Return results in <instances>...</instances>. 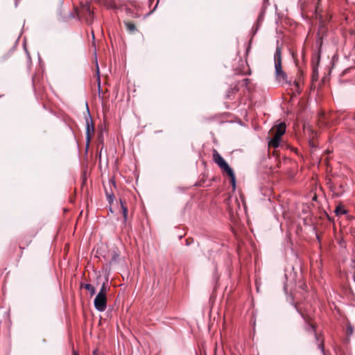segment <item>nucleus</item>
Listing matches in <instances>:
<instances>
[{
  "instance_id": "412c9836",
  "label": "nucleus",
  "mask_w": 355,
  "mask_h": 355,
  "mask_svg": "<svg viewBox=\"0 0 355 355\" xmlns=\"http://www.w3.org/2000/svg\"><path fill=\"white\" fill-rule=\"evenodd\" d=\"M82 17H83L85 20V21L87 22V24H91L92 22V20H93V17L94 15H92V17H89V15H87L86 13L85 14H82Z\"/></svg>"
},
{
  "instance_id": "393cba45",
  "label": "nucleus",
  "mask_w": 355,
  "mask_h": 355,
  "mask_svg": "<svg viewBox=\"0 0 355 355\" xmlns=\"http://www.w3.org/2000/svg\"><path fill=\"white\" fill-rule=\"evenodd\" d=\"M260 26H258L257 25H254L252 28V30H251V33H252V37H253L255 34L257 33V32L258 31L259 28Z\"/></svg>"
},
{
  "instance_id": "bb28decb",
  "label": "nucleus",
  "mask_w": 355,
  "mask_h": 355,
  "mask_svg": "<svg viewBox=\"0 0 355 355\" xmlns=\"http://www.w3.org/2000/svg\"><path fill=\"white\" fill-rule=\"evenodd\" d=\"M300 94V90H295V92H292L291 94H289L291 96V100H292L295 96L299 95Z\"/></svg>"
},
{
  "instance_id": "2f4dec72",
  "label": "nucleus",
  "mask_w": 355,
  "mask_h": 355,
  "mask_svg": "<svg viewBox=\"0 0 355 355\" xmlns=\"http://www.w3.org/2000/svg\"><path fill=\"white\" fill-rule=\"evenodd\" d=\"M320 348L322 349V350L323 351L324 345H323L322 342L320 344Z\"/></svg>"
},
{
  "instance_id": "4468645a",
  "label": "nucleus",
  "mask_w": 355,
  "mask_h": 355,
  "mask_svg": "<svg viewBox=\"0 0 355 355\" xmlns=\"http://www.w3.org/2000/svg\"><path fill=\"white\" fill-rule=\"evenodd\" d=\"M89 15V17L94 15L93 12L91 10L90 7L88 4H84L82 6V14Z\"/></svg>"
},
{
  "instance_id": "f03ea898",
  "label": "nucleus",
  "mask_w": 355,
  "mask_h": 355,
  "mask_svg": "<svg viewBox=\"0 0 355 355\" xmlns=\"http://www.w3.org/2000/svg\"><path fill=\"white\" fill-rule=\"evenodd\" d=\"M128 3L132 6L135 10L130 8L127 4L125 5H117L115 2L111 1L109 3V7L114 10H124L126 15L132 18H138L141 16L139 11L141 10V6L136 0H128Z\"/></svg>"
},
{
  "instance_id": "4be33fe9",
  "label": "nucleus",
  "mask_w": 355,
  "mask_h": 355,
  "mask_svg": "<svg viewBox=\"0 0 355 355\" xmlns=\"http://www.w3.org/2000/svg\"><path fill=\"white\" fill-rule=\"evenodd\" d=\"M325 114L324 112H321L319 115V118H318V122L320 123H322V125H325L326 124V122H325Z\"/></svg>"
},
{
  "instance_id": "6ab92c4d",
  "label": "nucleus",
  "mask_w": 355,
  "mask_h": 355,
  "mask_svg": "<svg viewBox=\"0 0 355 355\" xmlns=\"http://www.w3.org/2000/svg\"><path fill=\"white\" fill-rule=\"evenodd\" d=\"M153 1H154V0H149V6H151V3H153ZM159 2V0H156V3H155V6H154V7H153V9H152V10H150V12L146 15V16H149V15H150L152 13H153V12L156 10V9H157V6H158Z\"/></svg>"
},
{
  "instance_id": "473e14b6",
  "label": "nucleus",
  "mask_w": 355,
  "mask_h": 355,
  "mask_svg": "<svg viewBox=\"0 0 355 355\" xmlns=\"http://www.w3.org/2000/svg\"><path fill=\"white\" fill-rule=\"evenodd\" d=\"M73 355H78V353L76 351L73 350Z\"/></svg>"
},
{
  "instance_id": "c756f323",
  "label": "nucleus",
  "mask_w": 355,
  "mask_h": 355,
  "mask_svg": "<svg viewBox=\"0 0 355 355\" xmlns=\"http://www.w3.org/2000/svg\"><path fill=\"white\" fill-rule=\"evenodd\" d=\"M25 51H26V54H27L28 59L29 60H31V56H30L29 53L28 52V51L26 50V49H25Z\"/></svg>"
},
{
  "instance_id": "a878e982",
  "label": "nucleus",
  "mask_w": 355,
  "mask_h": 355,
  "mask_svg": "<svg viewBox=\"0 0 355 355\" xmlns=\"http://www.w3.org/2000/svg\"><path fill=\"white\" fill-rule=\"evenodd\" d=\"M107 92V90H103V89L98 90V96L102 98H105Z\"/></svg>"
},
{
  "instance_id": "7c9ffc66",
  "label": "nucleus",
  "mask_w": 355,
  "mask_h": 355,
  "mask_svg": "<svg viewBox=\"0 0 355 355\" xmlns=\"http://www.w3.org/2000/svg\"><path fill=\"white\" fill-rule=\"evenodd\" d=\"M101 89L100 79L98 78V89Z\"/></svg>"
},
{
  "instance_id": "423d86ee",
  "label": "nucleus",
  "mask_w": 355,
  "mask_h": 355,
  "mask_svg": "<svg viewBox=\"0 0 355 355\" xmlns=\"http://www.w3.org/2000/svg\"><path fill=\"white\" fill-rule=\"evenodd\" d=\"M302 316L304 318L305 323H306V326H305L306 331L309 333H314L316 338L318 339V336L315 333V323L313 321L312 317L311 315H309V314H306L304 313H302Z\"/></svg>"
},
{
  "instance_id": "9d476101",
  "label": "nucleus",
  "mask_w": 355,
  "mask_h": 355,
  "mask_svg": "<svg viewBox=\"0 0 355 355\" xmlns=\"http://www.w3.org/2000/svg\"><path fill=\"white\" fill-rule=\"evenodd\" d=\"M94 133V127L93 124H89V121L87 120V130H86V138H87V146L89 145L92 137Z\"/></svg>"
},
{
  "instance_id": "1a4fd4ad",
  "label": "nucleus",
  "mask_w": 355,
  "mask_h": 355,
  "mask_svg": "<svg viewBox=\"0 0 355 355\" xmlns=\"http://www.w3.org/2000/svg\"><path fill=\"white\" fill-rule=\"evenodd\" d=\"M282 49L280 46H277L275 50V53L274 55V62H275V67L277 66V69H280V65H282Z\"/></svg>"
},
{
  "instance_id": "7ed1b4c3",
  "label": "nucleus",
  "mask_w": 355,
  "mask_h": 355,
  "mask_svg": "<svg viewBox=\"0 0 355 355\" xmlns=\"http://www.w3.org/2000/svg\"><path fill=\"white\" fill-rule=\"evenodd\" d=\"M286 125L285 123L282 122L270 129L269 134L272 136V138L268 142L269 148H276L279 146L282 141V137L286 132Z\"/></svg>"
},
{
  "instance_id": "f3484780",
  "label": "nucleus",
  "mask_w": 355,
  "mask_h": 355,
  "mask_svg": "<svg viewBox=\"0 0 355 355\" xmlns=\"http://www.w3.org/2000/svg\"><path fill=\"white\" fill-rule=\"evenodd\" d=\"M250 83V80L248 78H243L242 80L239 82V84L236 85L237 87H247Z\"/></svg>"
},
{
  "instance_id": "aec40b11",
  "label": "nucleus",
  "mask_w": 355,
  "mask_h": 355,
  "mask_svg": "<svg viewBox=\"0 0 355 355\" xmlns=\"http://www.w3.org/2000/svg\"><path fill=\"white\" fill-rule=\"evenodd\" d=\"M263 15H264V12L262 11L258 18H257V22H256V25H257L258 26H261V24L263 21Z\"/></svg>"
},
{
  "instance_id": "b1692460",
  "label": "nucleus",
  "mask_w": 355,
  "mask_h": 355,
  "mask_svg": "<svg viewBox=\"0 0 355 355\" xmlns=\"http://www.w3.org/2000/svg\"><path fill=\"white\" fill-rule=\"evenodd\" d=\"M106 196H107V199L109 202L110 204L112 203L113 201H114V195L112 194V193H108L107 191H106Z\"/></svg>"
},
{
  "instance_id": "c85d7f7f",
  "label": "nucleus",
  "mask_w": 355,
  "mask_h": 355,
  "mask_svg": "<svg viewBox=\"0 0 355 355\" xmlns=\"http://www.w3.org/2000/svg\"><path fill=\"white\" fill-rule=\"evenodd\" d=\"M341 190H343V191H344L343 184H340L338 185V187H337V191H341Z\"/></svg>"
},
{
  "instance_id": "72a5a7b5",
  "label": "nucleus",
  "mask_w": 355,
  "mask_h": 355,
  "mask_svg": "<svg viewBox=\"0 0 355 355\" xmlns=\"http://www.w3.org/2000/svg\"><path fill=\"white\" fill-rule=\"evenodd\" d=\"M93 355H97V354H96V351H94V352H93Z\"/></svg>"
},
{
  "instance_id": "5701e85b",
  "label": "nucleus",
  "mask_w": 355,
  "mask_h": 355,
  "mask_svg": "<svg viewBox=\"0 0 355 355\" xmlns=\"http://www.w3.org/2000/svg\"><path fill=\"white\" fill-rule=\"evenodd\" d=\"M353 334V327L352 325L349 324L346 329V334L347 336H351Z\"/></svg>"
},
{
  "instance_id": "f8f14e48",
  "label": "nucleus",
  "mask_w": 355,
  "mask_h": 355,
  "mask_svg": "<svg viewBox=\"0 0 355 355\" xmlns=\"http://www.w3.org/2000/svg\"><path fill=\"white\" fill-rule=\"evenodd\" d=\"M31 241H32L31 239H27L26 237L22 238L21 239V241H19V248H20V250L21 251V254L23 253V250L26 247L28 246L31 244Z\"/></svg>"
},
{
  "instance_id": "39448f33",
  "label": "nucleus",
  "mask_w": 355,
  "mask_h": 355,
  "mask_svg": "<svg viewBox=\"0 0 355 355\" xmlns=\"http://www.w3.org/2000/svg\"><path fill=\"white\" fill-rule=\"evenodd\" d=\"M107 287L103 283L99 293L96 296L94 304L95 308L101 312L104 311L107 308Z\"/></svg>"
},
{
  "instance_id": "20e7f679",
  "label": "nucleus",
  "mask_w": 355,
  "mask_h": 355,
  "mask_svg": "<svg viewBox=\"0 0 355 355\" xmlns=\"http://www.w3.org/2000/svg\"><path fill=\"white\" fill-rule=\"evenodd\" d=\"M213 159L222 170L227 173V175L230 178L231 184L234 188L236 186V177L234 171L216 149L213 150Z\"/></svg>"
},
{
  "instance_id": "f257e3e1",
  "label": "nucleus",
  "mask_w": 355,
  "mask_h": 355,
  "mask_svg": "<svg viewBox=\"0 0 355 355\" xmlns=\"http://www.w3.org/2000/svg\"><path fill=\"white\" fill-rule=\"evenodd\" d=\"M299 6L302 16L311 17L315 19H322L323 15L327 12L329 8V0H299Z\"/></svg>"
},
{
  "instance_id": "9b49d317",
  "label": "nucleus",
  "mask_w": 355,
  "mask_h": 355,
  "mask_svg": "<svg viewBox=\"0 0 355 355\" xmlns=\"http://www.w3.org/2000/svg\"><path fill=\"white\" fill-rule=\"evenodd\" d=\"M328 185H329V189H331V191L334 193V195L336 196H341L344 191L343 190H341V191H337V187L336 185L331 182V180H329L328 182H327Z\"/></svg>"
},
{
  "instance_id": "0eeeda50",
  "label": "nucleus",
  "mask_w": 355,
  "mask_h": 355,
  "mask_svg": "<svg viewBox=\"0 0 355 355\" xmlns=\"http://www.w3.org/2000/svg\"><path fill=\"white\" fill-rule=\"evenodd\" d=\"M275 74L277 80L283 86L284 84L288 83L287 81V75L282 70V65H280V69H277V66L275 67Z\"/></svg>"
},
{
  "instance_id": "a211bd4d",
  "label": "nucleus",
  "mask_w": 355,
  "mask_h": 355,
  "mask_svg": "<svg viewBox=\"0 0 355 355\" xmlns=\"http://www.w3.org/2000/svg\"><path fill=\"white\" fill-rule=\"evenodd\" d=\"M125 25L127 29L130 32H134L135 31H136V26L134 24H132L131 22H128V21H125Z\"/></svg>"
},
{
  "instance_id": "ddd939ff",
  "label": "nucleus",
  "mask_w": 355,
  "mask_h": 355,
  "mask_svg": "<svg viewBox=\"0 0 355 355\" xmlns=\"http://www.w3.org/2000/svg\"><path fill=\"white\" fill-rule=\"evenodd\" d=\"M120 203H121V211H122L123 217V221H124V223H125L128 220V207L125 205V202H123L122 200V199H120Z\"/></svg>"
},
{
  "instance_id": "cd10ccee",
  "label": "nucleus",
  "mask_w": 355,
  "mask_h": 355,
  "mask_svg": "<svg viewBox=\"0 0 355 355\" xmlns=\"http://www.w3.org/2000/svg\"><path fill=\"white\" fill-rule=\"evenodd\" d=\"M186 242V245H191L193 242V238H187L185 241Z\"/></svg>"
},
{
  "instance_id": "2eb2a0df",
  "label": "nucleus",
  "mask_w": 355,
  "mask_h": 355,
  "mask_svg": "<svg viewBox=\"0 0 355 355\" xmlns=\"http://www.w3.org/2000/svg\"><path fill=\"white\" fill-rule=\"evenodd\" d=\"M82 288H84L85 289L89 291L90 292L91 295H93L96 293L95 288L90 284H85L81 285Z\"/></svg>"
},
{
  "instance_id": "dca6fc26",
  "label": "nucleus",
  "mask_w": 355,
  "mask_h": 355,
  "mask_svg": "<svg viewBox=\"0 0 355 355\" xmlns=\"http://www.w3.org/2000/svg\"><path fill=\"white\" fill-rule=\"evenodd\" d=\"M335 213L338 216L343 215V214H345L347 213V211L342 205H339L336 207Z\"/></svg>"
},
{
  "instance_id": "6e6552de",
  "label": "nucleus",
  "mask_w": 355,
  "mask_h": 355,
  "mask_svg": "<svg viewBox=\"0 0 355 355\" xmlns=\"http://www.w3.org/2000/svg\"><path fill=\"white\" fill-rule=\"evenodd\" d=\"M320 60V53H318L317 56L312 61V73L313 78L317 79L318 76V65Z\"/></svg>"
}]
</instances>
